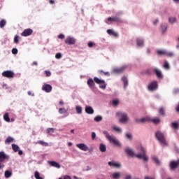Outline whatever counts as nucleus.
<instances>
[{
    "instance_id": "46",
    "label": "nucleus",
    "mask_w": 179,
    "mask_h": 179,
    "mask_svg": "<svg viewBox=\"0 0 179 179\" xmlns=\"http://www.w3.org/2000/svg\"><path fill=\"white\" fill-rule=\"evenodd\" d=\"M4 176H5L6 178H9V177H10V176H12V173H10L9 171H6Z\"/></svg>"
},
{
    "instance_id": "35",
    "label": "nucleus",
    "mask_w": 179,
    "mask_h": 179,
    "mask_svg": "<svg viewBox=\"0 0 179 179\" xmlns=\"http://www.w3.org/2000/svg\"><path fill=\"white\" fill-rule=\"evenodd\" d=\"M98 73L101 76L104 75L105 76H110V73L103 71V70H99Z\"/></svg>"
},
{
    "instance_id": "44",
    "label": "nucleus",
    "mask_w": 179,
    "mask_h": 179,
    "mask_svg": "<svg viewBox=\"0 0 179 179\" xmlns=\"http://www.w3.org/2000/svg\"><path fill=\"white\" fill-rule=\"evenodd\" d=\"M76 110L77 114H80L82 113V108L80 106H76Z\"/></svg>"
},
{
    "instance_id": "50",
    "label": "nucleus",
    "mask_w": 179,
    "mask_h": 179,
    "mask_svg": "<svg viewBox=\"0 0 179 179\" xmlns=\"http://www.w3.org/2000/svg\"><path fill=\"white\" fill-rule=\"evenodd\" d=\"M99 87L101 89H106V82L103 81V83H101L99 84Z\"/></svg>"
},
{
    "instance_id": "20",
    "label": "nucleus",
    "mask_w": 179,
    "mask_h": 179,
    "mask_svg": "<svg viewBox=\"0 0 179 179\" xmlns=\"http://www.w3.org/2000/svg\"><path fill=\"white\" fill-rule=\"evenodd\" d=\"M113 169H121V167H122V164H121V162H117V161H113Z\"/></svg>"
},
{
    "instance_id": "37",
    "label": "nucleus",
    "mask_w": 179,
    "mask_h": 179,
    "mask_svg": "<svg viewBox=\"0 0 179 179\" xmlns=\"http://www.w3.org/2000/svg\"><path fill=\"white\" fill-rule=\"evenodd\" d=\"M99 150H100V151L102 152H106V145L102 144V143L100 144V145H99Z\"/></svg>"
},
{
    "instance_id": "51",
    "label": "nucleus",
    "mask_w": 179,
    "mask_h": 179,
    "mask_svg": "<svg viewBox=\"0 0 179 179\" xmlns=\"http://www.w3.org/2000/svg\"><path fill=\"white\" fill-rule=\"evenodd\" d=\"M61 58H62V55L61 53H57L55 55L56 59H61Z\"/></svg>"
},
{
    "instance_id": "49",
    "label": "nucleus",
    "mask_w": 179,
    "mask_h": 179,
    "mask_svg": "<svg viewBox=\"0 0 179 179\" xmlns=\"http://www.w3.org/2000/svg\"><path fill=\"white\" fill-rule=\"evenodd\" d=\"M14 43H15V44H19V36H17V35L15 36Z\"/></svg>"
},
{
    "instance_id": "60",
    "label": "nucleus",
    "mask_w": 179,
    "mask_h": 179,
    "mask_svg": "<svg viewBox=\"0 0 179 179\" xmlns=\"http://www.w3.org/2000/svg\"><path fill=\"white\" fill-rule=\"evenodd\" d=\"M12 54H14V55L17 54V50L16 48H13Z\"/></svg>"
},
{
    "instance_id": "43",
    "label": "nucleus",
    "mask_w": 179,
    "mask_h": 179,
    "mask_svg": "<svg viewBox=\"0 0 179 179\" xmlns=\"http://www.w3.org/2000/svg\"><path fill=\"white\" fill-rule=\"evenodd\" d=\"M3 118H4V120H5L7 122H10V118H9V114L6 113V114L3 115Z\"/></svg>"
},
{
    "instance_id": "26",
    "label": "nucleus",
    "mask_w": 179,
    "mask_h": 179,
    "mask_svg": "<svg viewBox=\"0 0 179 179\" xmlns=\"http://www.w3.org/2000/svg\"><path fill=\"white\" fill-rule=\"evenodd\" d=\"M152 159L153 160V162L155 163V164H157V166H160V164H162V162H160V160L159 159V158L156 156H152Z\"/></svg>"
},
{
    "instance_id": "25",
    "label": "nucleus",
    "mask_w": 179,
    "mask_h": 179,
    "mask_svg": "<svg viewBox=\"0 0 179 179\" xmlns=\"http://www.w3.org/2000/svg\"><path fill=\"white\" fill-rule=\"evenodd\" d=\"M49 164H50V166H52V167H56L57 169H61V165H59V164L57 163L55 161L49 162Z\"/></svg>"
},
{
    "instance_id": "29",
    "label": "nucleus",
    "mask_w": 179,
    "mask_h": 179,
    "mask_svg": "<svg viewBox=\"0 0 179 179\" xmlns=\"http://www.w3.org/2000/svg\"><path fill=\"white\" fill-rule=\"evenodd\" d=\"M166 50L164 49H159L157 50V54H158V55H166Z\"/></svg>"
},
{
    "instance_id": "53",
    "label": "nucleus",
    "mask_w": 179,
    "mask_h": 179,
    "mask_svg": "<svg viewBox=\"0 0 179 179\" xmlns=\"http://www.w3.org/2000/svg\"><path fill=\"white\" fill-rule=\"evenodd\" d=\"M113 22H121V18L119 17H114L113 18Z\"/></svg>"
},
{
    "instance_id": "62",
    "label": "nucleus",
    "mask_w": 179,
    "mask_h": 179,
    "mask_svg": "<svg viewBox=\"0 0 179 179\" xmlns=\"http://www.w3.org/2000/svg\"><path fill=\"white\" fill-rule=\"evenodd\" d=\"M45 73L46 76H51V71H45Z\"/></svg>"
},
{
    "instance_id": "45",
    "label": "nucleus",
    "mask_w": 179,
    "mask_h": 179,
    "mask_svg": "<svg viewBox=\"0 0 179 179\" xmlns=\"http://www.w3.org/2000/svg\"><path fill=\"white\" fill-rule=\"evenodd\" d=\"M94 121H96V122H100V121H101L103 120V117L100 115H98L96 117H94Z\"/></svg>"
},
{
    "instance_id": "22",
    "label": "nucleus",
    "mask_w": 179,
    "mask_h": 179,
    "mask_svg": "<svg viewBox=\"0 0 179 179\" xmlns=\"http://www.w3.org/2000/svg\"><path fill=\"white\" fill-rule=\"evenodd\" d=\"M168 22L171 24H174L175 23H177V17H176L174 16H170L168 18Z\"/></svg>"
},
{
    "instance_id": "52",
    "label": "nucleus",
    "mask_w": 179,
    "mask_h": 179,
    "mask_svg": "<svg viewBox=\"0 0 179 179\" xmlns=\"http://www.w3.org/2000/svg\"><path fill=\"white\" fill-rule=\"evenodd\" d=\"M157 23H159V18H156L152 21L153 26H157Z\"/></svg>"
},
{
    "instance_id": "54",
    "label": "nucleus",
    "mask_w": 179,
    "mask_h": 179,
    "mask_svg": "<svg viewBox=\"0 0 179 179\" xmlns=\"http://www.w3.org/2000/svg\"><path fill=\"white\" fill-rule=\"evenodd\" d=\"M94 45H96V43H93V42H89L88 43V47L90 48H92V47H94Z\"/></svg>"
},
{
    "instance_id": "12",
    "label": "nucleus",
    "mask_w": 179,
    "mask_h": 179,
    "mask_svg": "<svg viewBox=\"0 0 179 179\" xmlns=\"http://www.w3.org/2000/svg\"><path fill=\"white\" fill-rule=\"evenodd\" d=\"M113 145L116 148H122V144L119 141L118 138L113 137Z\"/></svg>"
},
{
    "instance_id": "23",
    "label": "nucleus",
    "mask_w": 179,
    "mask_h": 179,
    "mask_svg": "<svg viewBox=\"0 0 179 179\" xmlns=\"http://www.w3.org/2000/svg\"><path fill=\"white\" fill-rule=\"evenodd\" d=\"M85 113L87 114H94V110H93V108L89 106H85Z\"/></svg>"
},
{
    "instance_id": "34",
    "label": "nucleus",
    "mask_w": 179,
    "mask_h": 179,
    "mask_svg": "<svg viewBox=\"0 0 179 179\" xmlns=\"http://www.w3.org/2000/svg\"><path fill=\"white\" fill-rule=\"evenodd\" d=\"M120 176H121V173L120 172H115L113 173V179H119Z\"/></svg>"
},
{
    "instance_id": "58",
    "label": "nucleus",
    "mask_w": 179,
    "mask_h": 179,
    "mask_svg": "<svg viewBox=\"0 0 179 179\" xmlns=\"http://www.w3.org/2000/svg\"><path fill=\"white\" fill-rule=\"evenodd\" d=\"M92 141H94L96 139V133L95 132H92Z\"/></svg>"
},
{
    "instance_id": "42",
    "label": "nucleus",
    "mask_w": 179,
    "mask_h": 179,
    "mask_svg": "<svg viewBox=\"0 0 179 179\" xmlns=\"http://www.w3.org/2000/svg\"><path fill=\"white\" fill-rule=\"evenodd\" d=\"M67 111H68V110H66L65 108H60L59 109V114H65V113H67Z\"/></svg>"
},
{
    "instance_id": "38",
    "label": "nucleus",
    "mask_w": 179,
    "mask_h": 179,
    "mask_svg": "<svg viewBox=\"0 0 179 179\" xmlns=\"http://www.w3.org/2000/svg\"><path fill=\"white\" fill-rule=\"evenodd\" d=\"M34 177L36 179H44V178L40 176V173H38L37 171H36L34 173Z\"/></svg>"
},
{
    "instance_id": "17",
    "label": "nucleus",
    "mask_w": 179,
    "mask_h": 179,
    "mask_svg": "<svg viewBox=\"0 0 179 179\" xmlns=\"http://www.w3.org/2000/svg\"><path fill=\"white\" fill-rule=\"evenodd\" d=\"M178 166H179V161H173L170 163L171 170H176Z\"/></svg>"
},
{
    "instance_id": "8",
    "label": "nucleus",
    "mask_w": 179,
    "mask_h": 179,
    "mask_svg": "<svg viewBox=\"0 0 179 179\" xmlns=\"http://www.w3.org/2000/svg\"><path fill=\"white\" fill-rule=\"evenodd\" d=\"M136 43L137 47L139 48H143V47H145V40L142 38H136Z\"/></svg>"
},
{
    "instance_id": "27",
    "label": "nucleus",
    "mask_w": 179,
    "mask_h": 179,
    "mask_svg": "<svg viewBox=\"0 0 179 179\" xmlns=\"http://www.w3.org/2000/svg\"><path fill=\"white\" fill-rule=\"evenodd\" d=\"M150 121L153 124H160V118L159 117H150Z\"/></svg>"
},
{
    "instance_id": "28",
    "label": "nucleus",
    "mask_w": 179,
    "mask_h": 179,
    "mask_svg": "<svg viewBox=\"0 0 179 179\" xmlns=\"http://www.w3.org/2000/svg\"><path fill=\"white\" fill-rule=\"evenodd\" d=\"M103 135H105L106 138H107L110 141L111 143V142H113V137H111V136L108 134V132H107V131H103Z\"/></svg>"
},
{
    "instance_id": "9",
    "label": "nucleus",
    "mask_w": 179,
    "mask_h": 179,
    "mask_svg": "<svg viewBox=\"0 0 179 179\" xmlns=\"http://www.w3.org/2000/svg\"><path fill=\"white\" fill-rule=\"evenodd\" d=\"M135 121L137 124H145V122H149V121H150V117H145L141 118H136Z\"/></svg>"
},
{
    "instance_id": "6",
    "label": "nucleus",
    "mask_w": 179,
    "mask_h": 179,
    "mask_svg": "<svg viewBox=\"0 0 179 179\" xmlns=\"http://www.w3.org/2000/svg\"><path fill=\"white\" fill-rule=\"evenodd\" d=\"M128 68V65L124 64L121 67H116L113 69V73H122L125 69Z\"/></svg>"
},
{
    "instance_id": "36",
    "label": "nucleus",
    "mask_w": 179,
    "mask_h": 179,
    "mask_svg": "<svg viewBox=\"0 0 179 179\" xmlns=\"http://www.w3.org/2000/svg\"><path fill=\"white\" fill-rule=\"evenodd\" d=\"M15 141V139L10 136H8L6 141H5V143H11V142H13Z\"/></svg>"
},
{
    "instance_id": "56",
    "label": "nucleus",
    "mask_w": 179,
    "mask_h": 179,
    "mask_svg": "<svg viewBox=\"0 0 179 179\" xmlns=\"http://www.w3.org/2000/svg\"><path fill=\"white\" fill-rule=\"evenodd\" d=\"M159 114H161V115H164V108H159Z\"/></svg>"
},
{
    "instance_id": "3",
    "label": "nucleus",
    "mask_w": 179,
    "mask_h": 179,
    "mask_svg": "<svg viewBox=\"0 0 179 179\" xmlns=\"http://www.w3.org/2000/svg\"><path fill=\"white\" fill-rule=\"evenodd\" d=\"M155 136L157 139V141L159 142V143L162 146H167V141H166V138H164V134L160 131H158L155 133Z\"/></svg>"
},
{
    "instance_id": "57",
    "label": "nucleus",
    "mask_w": 179,
    "mask_h": 179,
    "mask_svg": "<svg viewBox=\"0 0 179 179\" xmlns=\"http://www.w3.org/2000/svg\"><path fill=\"white\" fill-rule=\"evenodd\" d=\"M3 167H5V164H3V161H0V170H1V169H3Z\"/></svg>"
},
{
    "instance_id": "64",
    "label": "nucleus",
    "mask_w": 179,
    "mask_h": 179,
    "mask_svg": "<svg viewBox=\"0 0 179 179\" xmlns=\"http://www.w3.org/2000/svg\"><path fill=\"white\" fill-rule=\"evenodd\" d=\"M64 179H71V176H64Z\"/></svg>"
},
{
    "instance_id": "31",
    "label": "nucleus",
    "mask_w": 179,
    "mask_h": 179,
    "mask_svg": "<svg viewBox=\"0 0 179 179\" xmlns=\"http://www.w3.org/2000/svg\"><path fill=\"white\" fill-rule=\"evenodd\" d=\"M94 81L95 83H97V85H100V83H104V80H100V78L97 77L94 78Z\"/></svg>"
},
{
    "instance_id": "33",
    "label": "nucleus",
    "mask_w": 179,
    "mask_h": 179,
    "mask_svg": "<svg viewBox=\"0 0 179 179\" xmlns=\"http://www.w3.org/2000/svg\"><path fill=\"white\" fill-rule=\"evenodd\" d=\"M120 104V99H115L113 100V106L117 107Z\"/></svg>"
},
{
    "instance_id": "15",
    "label": "nucleus",
    "mask_w": 179,
    "mask_h": 179,
    "mask_svg": "<svg viewBox=\"0 0 179 179\" xmlns=\"http://www.w3.org/2000/svg\"><path fill=\"white\" fill-rule=\"evenodd\" d=\"M154 71L156 73V76L159 79H163V73H162V71L157 68H154Z\"/></svg>"
},
{
    "instance_id": "7",
    "label": "nucleus",
    "mask_w": 179,
    "mask_h": 179,
    "mask_svg": "<svg viewBox=\"0 0 179 179\" xmlns=\"http://www.w3.org/2000/svg\"><path fill=\"white\" fill-rule=\"evenodd\" d=\"M64 43L65 44H68V45H73L76 43V39L69 36L65 39Z\"/></svg>"
},
{
    "instance_id": "13",
    "label": "nucleus",
    "mask_w": 179,
    "mask_h": 179,
    "mask_svg": "<svg viewBox=\"0 0 179 179\" xmlns=\"http://www.w3.org/2000/svg\"><path fill=\"white\" fill-rule=\"evenodd\" d=\"M42 90H44L46 93H50L52 90V87L49 84H45L42 87Z\"/></svg>"
},
{
    "instance_id": "41",
    "label": "nucleus",
    "mask_w": 179,
    "mask_h": 179,
    "mask_svg": "<svg viewBox=\"0 0 179 179\" xmlns=\"http://www.w3.org/2000/svg\"><path fill=\"white\" fill-rule=\"evenodd\" d=\"M6 24V20H1L0 21V27L1 29H3L5 27V25Z\"/></svg>"
},
{
    "instance_id": "10",
    "label": "nucleus",
    "mask_w": 179,
    "mask_h": 179,
    "mask_svg": "<svg viewBox=\"0 0 179 179\" xmlns=\"http://www.w3.org/2000/svg\"><path fill=\"white\" fill-rule=\"evenodd\" d=\"M31 34H33V29H26L21 33L22 37H27L31 36Z\"/></svg>"
},
{
    "instance_id": "61",
    "label": "nucleus",
    "mask_w": 179,
    "mask_h": 179,
    "mask_svg": "<svg viewBox=\"0 0 179 179\" xmlns=\"http://www.w3.org/2000/svg\"><path fill=\"white\" fill-rule=\"evenodd\" d=\"M110 22H113V17H110L107 19L106 23L110 24Z\"/></svg>"
},
{
    "instance_id": "11",
    "label": "nucleus",
    "mask_w": 179,
    "mask_h": 179,
    "mask_svg": "<svg viewBox=\"0 0 179 179\" xmlns=\"http://www.w3.org/2000/svg\"><path fill=\"white\" fill-rule=\"evenodd\" d=\"M76 147L84 152H87V150H89V147H87V145H86L85 143L76 144Z\"/></svg>"
},
{
    "instance_id": "5",
    "label": "nucleus",
    "mask_w": 179,
    "mask_h": 179,
    "mask_svg": "<svg viewBox=\"0 0 179 179\" xmlns=\"http://www.w3.org/2000/svg\"><path fill=\"white\" fill-rule=\"evenodd\" d=\"M3 78H8V79H12L15 78V73L12 71H5L1 73Z\"/></svg>"
},
{
    "instance_id": "21",
    "label": "nucleus",
    "mask_w": 179,
    "mask_h": 179,
    "mask_svg": "<svg viewBox=\"0 0 179 179\" xmlns=\"http://www.w3.org/2000/svg\"><path fill=\"white\" fill-rule=\"evenodd\" d=\"M6 159H9V156L5 155L3 151L0 152V161L5 162Z\"/></svg>"
},
{
    "instance_id": "18",
    "label": "nucleus",
    "mask_w": 179,
    "mask_h": 179,
    "mask_svg": "<svg viewBox=\"0 0 179 179\" xmlns=\"http://www.w3.org/2000/svg\"><path fill=\"white\" fill-rule=\"evenodd\" d=\"M87 85L89 86L90 89H94V86H96L94 81L92 78L88 79Z\"/></svg>"
},
{
    "instance_id": "55",
    "label": "nucleus",
    "mask_w": 179,
    "mask_h": 179,
    "mask_svg": "<svg viewBox=\"0 0 179 179\" xmlns=\"http://www.w3.org/2000/svg\"><path fill=\"white\" fill-rule=\"evenodd\" d=\"M113 37H115V38H117L119 36V34H118V32L113 31Z\"/></svg>"
},
{
    "instance_id": "47",
    "label": "nucleus",
    "mask_w": 179,
    "mask_h": 179,
    "mask_svg": "<svg viewBox=\"0 0 179 179\" xmlns=\"http://www.w3.org/2000/svg\"><path fill=\"white\" fill-rule=\"evenodd\" d=\"M171 127H172V128H174L175 129H178V123L177 122H173L171 124Z\"/></svg>"
},
{
    "instance_id": "1",
    "label": "nucleus",
    "mask_w": 179,
    "mask_h": 179,
    "mask_svg": "<svg viewBox=\"0 0 179 179\" xmlns=\"http://www.w3.org/2000/svg\"><path fill=\"white\" fill-rule=\"evenodd\" d=\"M136 150L137 152H135V150L129 146L124 148V152L129 157H136L139 160H143V162H148L149 157L146 155V149L142 145H138L136 147Z\"/></svg>"
},
{
    "instance_id": "48",
    "label": "nucleus",
    "mask_w": 179,
    "mask_h": 179,
    "mask_svg": "<svg viewBox=\"0 0 179 179\" xmlns=\"http://www.w3.org/2000/svg\"><path fill=\"white\" fill-rule=\"evenodd\" d=\"M55 130V129L54 128H48L47 129V134H54V131Z\"/></svg>"
},
{
    "instance_id": "4",
    "label": "nucleus",
    "mask_w": 179,
    "mask_h": 179,
    "mask_svg": "<svg viewBox=\"0 0 179 179\" xmlns=\"http://www.w3.org/2000/svg\"><path fill=\"white\" fill-rule=\"evenodd\" d=\"M158 86L159 85L157 81H152L148 85V90L149 92H156V90H157Z\"/></svg>"
},
{
    "instance_id": "2",
    "label": "nucleus",
    "mask_w": 179,
    "mask_h": 179,
    "mask_svg": "<svg viewBox=\"0 0 179 179\" xmlns=\"http://www.w3.org/2000/svg\"><path fill=\"white\" fill-rule=\"evenodd\" d=\"M115 115L119 118V122L120 124H128L129 122V116H128V113L126 112L118 110L116 112Z\"/></svg>"
},
{
    "instance_id": "59",
    "label": "nucleus",
    "mask_w": 179,
    "mask_h": 179,
    "mask_svg": "<svg viewBox=\"0 0 179 179\" xmlns=\"http://www.w3.org/2000/svg\"><path fill=\"white\" fill-rule=\"evenodd\" d=\"M58 38H61L62 40L65 38V35L60 34L58 35Z\"/></svg>"
},
{
    "instance_id": "40",
    "label": "nucleus",
    "mask_w": 179,
    "mask_h": 179,
    "mask_svg": "<svg viewBox=\"0 0 179 179\" xmlns=\"http://www.w3.org/2000/svg\"><path fill=\"white\" fill-rule=\"evenodd\" d=\"M12 149L14 152H19V147L16 144H12Z\"/></svg>"
},
{
    "instance_id": "39",
    "label": "nucleus",
    "mask_w": 179,
    "mask_h": 179,
    "mask_svg": "<svg viewBox=\"0 0 179 179\" xmlns=\"http://www.w3.org/2000/svg\"><path fill=\"white\" fill-rule=\"evenodd\" d=\"M38 145H41V146H49L48 143H46L43 141H37Z\"/></svg>"
},
{
    "instance_id": "63",
    "label": "nucleus",
    "mask_w": 179,
    "mask_h": 179,
    "mask_svg": "<svg viewBox=\"0 0 179 179\" xmlns=\"http://www.w3.org/2000/svg\"><path fill=\"white\" fill-rule=\"evenodd\" d=\"M107 33H108V34L113 36V29H108Z\"/></svg>"
},
{
    "instance_id": "30",
    "label": "nucleus",
    "mask_w": 179,
    "mask_h": 179,
    "mask_svg": "<svg viewBox=\"0 0 179 179\" xmlns=\"http://www.w3.org/2000/svg\"><path fill=\"white\" fill-rule=\"evenodd\" d=\"M165 57H168L169 58H171V57H174V52H173L171 51L166 50V52H165Z\"/></svg>"
},
{
    "instance_id": "14",
    "label": "nucleus",
    "mask_w": 179,
    "mask_h": 179,
    "mask_svg": "<svg viewBox=\"0 0 179 179\" xmlns=\"http://www.w3.org/2000/svg\"><path fill=\"white\" fill-rule=\"evenodd\" d=\"M169 27V24L166 22H163L160 24V30L162 33H166L167 31V29Z\"/></svg>"
},
{
    "instance_id": "16",
    "label": "nucleus",
    "mask_w": 179,
    "mask_h": 179,
    "mask_svg": "<svg viewBox=\"0 0 179 179\" xmlns=\"http://www.w3.org/2000/svg\"><path fill=\"white\" fill-rule=\"evenodd\" d=\"M122 82L124 85V89H125L126 87H128V85H129V83L128 81V77L127 76L122 77Z\"/></svg>"
},
{
    "instance_id": "32",
    "label": "nucleus",
    "mask_w": 179,
    "mask_h": 179,
    "mask_svg": "<svg viewBox=\"0 0 179 179\" xmlns=\"http://www.w3.org/2000/svg\"><path fill=\"white\" fill-rule=\"evenodd\" d=\"M163 68H164V69H166V70L170 69V64L169 63V62H167V60L164 61Z\"/></svg>"
},
{
    "instance_id": "19",
    "label": "nucleus",
    "mask_w": 179,
    "mask_h": 179,
    "mask_svg": "<svg viewBox=\"0 0 179 179\" xmlns=\"http://www.w3.org/2000/svg\"><path fill=\"white\" fill-rule=\"evenodd\" d=\"M113 132H115L116 134H122V129L117 125H114L113 127Z\"/></svg>"
},
{
    "instance_id": "24",
    "label": "nucleus",
    "mask_w": 179,
    "mask_h": 179,
    "mask_svg": "<svg viewBox=\"0 0 179 179\" xmlns=\"http://www.w3.org/2000/svg\"><path fill=\"white\" fill-rule=\"evenodd\" d=\"M124 136L127 141H132V139H134V136L132 135V133L127 132L124 134Z\"/></svg>"
}]
</instances>
